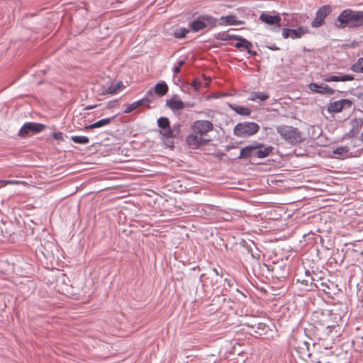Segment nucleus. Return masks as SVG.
Listing matches in <instances>:
<instances>
[{
    "instance_id": "nucleus-1",
    "label": "nucleus",
    "mask_w": 363,
    "mask_h": 363,
    "mask_svg": "<svg viewBox=\"0 0 363 363\" xmlns=\"http://www.w3.org/2000/svg\"><path fill=\"white\" fill-rule=\"evenodd\" d=\"M315 317L316 327L321 333L320 339L334 344L340 335L339 323L341 321V316L332 311H327L317 313Z\"/></svg>"
},
{
    "instance_id": "nucleus-2",
    "label": "nucleus",
    "mask_w": 363,
    "mask_h": 363,
    "mask_svg": "<svg viewBox=\"0 0 363 363\" xmlns=\"http://www.w3.org/2000/svg\"><path fill=\"white\" fill-rule=\"evenodd\" d=\"M335 26L339 28H356L363 27V11L344 9L337 16Z\"/></svg>"
},
{
    "instance_id": "nucleus-3",
    "label": "nucleus",
    "mask_w": 363,
    "mask_h": 363,
    "mask_svg": "<svg viewBox=\"0 0 363 363\" xmlns=\"http://www.w3.org/2000/svg\"><path fill=\"white\" fill-rule=\"evenodd\" d=\"M277 133L289 144L296 145L302 141L301 131L295 127L286 125H277Z\"/></svg>"
},
{
    "instance_id": "nucleus-4",
    "label": "nucleus",
    "mask_w": 363,
    "mask_h": 363,
    "mask_svg": "<svg viewBox=\"0 0 363 363\" xmlns=\"http://www.w3.org/2000/svg\"><path fill=\"white\" fill-rule=\"evenodd\" d=\"M259 129V125L255 122L243 121L235 125L233 133L239 138H248L255 135Z\"/></svg>"
},
{
    "instance_id": "nucleus-5",
    "label": "nucleus",
    "mask_w": 363,
    "mask_h": 363,
    "mask_svg": "<svg viewBox=\"0 0 363 363\" xmlns=\"http://www.w3.org/2000/svg\"><path fill=\"white\" fill-rule=\"evenodd\" d=\"M218 19L208 15H201L189 23L191 29L198 32L204 28H212L217 25Z\"/></svg>"
},
{
    "instance_id": "nucleus-6",
    "label": "nucleus",
    "mask_w": 363,
    "mask_h": 363,
    "mask_svg": "<svg viewBox=\"0 0 363 363\" xmlns=\"http://www.w3.org/2000/svg\"><path fill=\"white\" fill-rule=\"evenodd\" d=\"M45 125L35 122H26L20 128L18 135L25 138L28 136L41 133L45 128Z\"/></svg>"
},
{
    "instance_id": "nucleus-7",
    "label": "nucleus",
    "mask_w": 363,
    "mask_h": 363,
    "mask_svg": "<svg viewBox=\"0 0 363 363\" xmlns=\"http://www.w3.org/2000/svg\"><path fill=\"white\" fill-rule=\"evenodd\" d=\"M210 140L203 138L201 135L193 130L186 138L188 145L192 149H199L206 146Z\"/></svg>"
},
{
    "instance_id": "nucleus-8",
    "label": "nucleus",
    "mask_w": 363,
    "mask_h": 363,
    "mask_svg": "<svg viewBox=\"0 0 363 363\" xmlns=\"http://www.w3.org/2000/svg\"><path fill=\"white\" fill-rule=\"evenodd\" d=\"M331 11L332 9L329 5H325L320 7L315 13V18L311 21V26L313 28L320 27L324 23L325 18L331 13Z\"/></svg>"
},
{
    "instance_id": "nucleus-9",
    "label": "nucleus",
    "mask_w": 363,
    "mask_h": 363,
    "mask_svg": "<svg viewBox=\"0 0 363 363\" xmlns=\"http://www.w3.org/2000/svg\"><path fill=\"white\" fill-rule=\"evenodd\" d=\"M213 129V123L206 120L196 121L192 125V130L203 136Z\"/></svg>"
},
{
    "instance_id": "nucleus-10",
    "label": "nucleus",
    "mask_w": 363,
    "mask_h": 363,
    "mask_svg": "<svg viewBox=\"0 0 363 363\" xmlns=\"http://www.w3.org/2000/svg\"><path fill=\"white\" fill-rule=\"evenodd\" d=\"M308 31V28L304 26H299L296 29L284 28L282 29L281 35L284 38L298 39L307 33Z\"/></svg>"
},
{
    "instance_id": "nucleus-11",
    "label": "nucleus",
    "mask_w": 363,
    "mask_h": 363,
    "mask_svg": "<svg viewBox=\"0 0 363 363\" xmlns=\"http://www.w3.org/2000/svg\"><path fill=\"white\" fill-rule=\"evenodd\" d=\"M308 86L311 91L322 95L330 96L335 93V90L333 89L323 83L318 84L315 82H311L308 84Z\"/></svg>"
},
{
    "instance_id": "nucleus-12",
    "label": "nucleus",
    "mask_w": 363,
    "mask_h": 363,
    "mask_svg": "<svg viewBox=\"0 0 363 363\" xmlns=\"http://www.w3.org/2000/svg\"><path fill=\"white\" fill-rule=\"evenodd\" d=\"M352 104V101L350 99H340L330 103L328 106L327 111L329 113H339L345 108H350Z\"/></svg>"
},
{
    "instance_id": "nucleus-13",
    "label": "nucleus",
    "mask_w": 363,
    "mask_h": 363,
    "mask_svg": "<svg viewBox=\"0 0 363 363\" xmlns=\"http://www.w3.org/2000/svg\"><path fill=\"white\" fill-rule=\"evenodd\" d=\"M238 42L234 45L235 48L239 49L240 51L245 50L249 55L252 56H256L257 52L256 51L252 50V43L246 38L237 35L235 39Z\"/></svg>"
},
{
    "instance_id": "nucleus-14",
    "label": "nucleus",
    "mask_w": 363,
    "mask_h": 363,
    "mask_svg": "<svg viewBox=\"0 0 363 363\" xmlns=\"http://www.w3.org/2000/svg\"><path fill=\"white\" fill-rule=\"evenodd\" d=\"M262 147L260 143L255 142L254 144L242 147L240 150V155L238 156L239 159H248L251 156H255L256 149Z\"/></svg>"
},
{
    "instance_id": "nucleus-15",
    "label": "nucleus",
    "mask_w": 363,
    "mask_h": 363,
    "mask_svg": "<svg viewBox=\"0 0 363 363\" xmlns=\"http://www.w3.org/2000/svg\"><path fill=\"white\" fill-rule=\"evenodd\" d=\"M259 20L267 25L280 26L281 18L279 14L271 15L269 13L263 12L259 16Z\"/></svg>"
},
{
    "instance_id": "nucleus-16",
    "label": "nucleus",
    "mask_w": 363,
    "mask_h": 363,
    "mask_svg": "<svg viewBox=\"0 0 363 363\" xmlns=\"http://www.w3.org/2000/svg\"><path fill=\"white\" fill-rule=\"evenodd\" d=\"M220 26H233V25H242L243 21L236 19L235 15H228L225 16H221L217 21Z\"/></svg>"
},
{
    "instance_id": "nucleus-17",
    "label": "nucleus",
    "mask_w": 363,
    "mask_h": 363,
    "mask_svg": "<svg viewBox=\"0 0 363 363\" xmlns=\"http://www.w3.org/2000/svg\"><path fill=\"white\" fill-rule=\"evenodd\" d=\"M354 76L352 74H342V75H328L323 77V80L327 82H347L353 80Z\"/></svg>"
},
{
    "instance_id": "nucleus-18",
    "label": "nucleus",
    "mask_w": 363,
    "mask_h": 363,
    "mask_svg": "<svg viewBox=\"0 0 363 363\" xmlns=\"http://www.w3.org/2000/svg\"><path fill=\"white\" fill-rule=\"evenodd\" d=\"M166 105L172 111L182 110L186 107V104L179 99L172 97L170 99L167 100Z\"/></svg>"
},
{
    "instance_id": "nucleus-19",
    "label": "nucleus",
    "mask_w": 363,
    "mask_h": 363,
    "mask_svg": "<svg viewBox=\"0 0 363 363\" xmlns=\"http://www.w3.org/2000/svg\"><path fill=\"white\" fill-rule=\"evenodd\" d=\"M115 118H116V116H113L110 118H104L100 119L98 121H96L90 125H86L84 127V129L86 130H89L91 129L99 128H101V127L108 125Z\"/></svg>"
},
{
    "instance_id": "nucleus-20",
    "label": "nucleus",
    "mask_w": 363,
    "mask_h": 363,
    "mask_svg": "<svg viewBox=\"0 0 363 363\" xmlns=\"http://www.w3.org/2000/svg\"><path fill=\"white\" fill-rule=\"evenodd\" d=\"M262 147L256 149L255 156L257 158L263 159L268 157L273 151L274 147L271 145L265 146L263 143H260Z\"/></svg>"
},
{
    "instance_id": "nucleus-21",
    "label": "nucleus",
    "mask_w": 363,
    "mask_h": 363,
    "mask_svg": "<svg viewBox=\"0 0 363 363\" xmlns=\"http://www.w3.org/2000/svg\"><path fill=\"white\" fill-rule=\"evenodd\" d=\"M229 107L233 111H234L237 114L243 116H250L252 112L250 108H249L246 106H239V105H236V104H229Z\"/></svg>"
},
{
    "instance_id": "nucleus-22",
    "label": "nucleus",
    "mask_w": 363,
    "mask_h": 363,
    "mask_svg": "<svg viewBox=\"0 0 363 363\" xmlns=\"http://www.w3.org/2000/svg\"><path fill=\"white\" fill-rule=\"evenodd\" d=\"M154 91L158 96H164L168 91V86L165 82L162 81V82H158L155 86Z\"/></svg>"
},
{
    "instance_id": "nucleus-23",
    "label": "nucleus",
    "mask_w": 363,
    "mask_h": 363,
    "mask_svg": "<svg viewBox=\"0 0 363 363\" xmlns=\"http://www.w3.org/2000/svg\"><path fill=\"white\" fill-rule=\"evenodd\" d=\"M123 86V85L121 82L111 84L108 88H106L104 90H102L101 94L106 95L116 94L118 91V89Z\"/></svg>"
},
{
    "instance_id": "nucleus-24",
    "label": "nucleus",
    "mask_w": 363,
    "mask_h": 363,
    "mask_svg": "<svg viewBox=\"0 0 363 363\" xmlns=\"http://www.w3.org/2000/svg\"><path fill=\"white\" fill-rule=\"evenodd\" d=\"M269 98V95L264 92L256 91L252 93L249 97V100L256 101L257 100L260 101H264Z\"/></svg>"
},
{
    "instance_id": "nucleus-25",
    "label": "nucleus",
    "mask_w": 363,
    "mask_h": 363,
    "mask_svg": "<svg viewBox=\"0 0 363 363\" xmlns=\"http://www.w3.org/2000/svg\"><path fill=\"white\" fill-rule=\"evenodd\" d=\"M362 128V123H359L357 120H354L352 122V128L347 134L348 138L355 137L359 132Z\"/></svg>"
},
{
    "instance_id": "nucleus-26",
    "label": "nucleus",
    "mask_w": 363,
    "mask_h": 363,
    "mask_svg": "<svg viewBox=\"0 0 363 363\" xmlns=\"http://www.w3.org/2000/svg\"><path fill=\"white\" fill-rule=\"evenodd\" d=\"M236 36H237V35H231V34H228L225 32H220V33L215 34L214 38L216 40L227 41V40H235Z\"/></svg>"
},
{
    "instance_id": "nucleus-27",
    "label": "nucleus",
    "mask_w": 363,
    "mask_h": 363,
    "mask_svg": "<svg viewBox=\"0 0 363 363\" xmlns=\"http://www.w3.org/2000/svg\"><path fill=\"white\" fill-rule=\"evenodd\" d=\"M189 29L184 27H180L174 31L173 36L177 39H182L186 37V34L189 33Z\"/></svg>"
},
{
    "instance_id": "nucleus-28",
    "label": "nucleus",
    "mask_w": 363,
    "mask_h": 363,
    "mask_svg": "<svg viewBox=\"0 0 363 363\" xmlns=\"http://www.w3.org/2000/svg\"><path fill=\"white\" fill-rule=\"evenodd\" d=\"M71 140L76 144L86 145L89 143L88 137L84 135H72Z\"/></svg>"
},
{
    "instance_id": "nucleus-29",
    "label": "nucleus",
    "mask_w": 363,
    "mask_h": 363,
    "mask_svg": "<svg viewBox=\"0 0 363 363\" xmlns=\"http://www.w3.org/2000/svg\"><path fill=\"white\" fill-rule=\"evenodd\" d=\"M302 346L297 347V352L300 354L301 358L304 359L306 357H310V353L306 342H301Z\"/></svg>"
},
{
    "instance_id": "nucleus-30",
    "label": "nucleus",
    "mask_w": 363,
    "mask_h": 363,
    "mask_svg": "<svg viewBox=\"0 0 363 363\" xmlns=\"http://www.w3.org/2000/svg\"><path fill=\"white\" fill-rule=\"evenodd\" d=\"M157 125L162 130L163 129H167L170 125V121L168 118L162 116L157 119Z\"/></svg>"
},
{
    "instance_id": "nucleus-31",
    "label": "nucleus",
    "mask_w": 363,
    "mask_h": 363,
    "mask_svg": "<svg viewBox=\"0 0 363 363\" xmlns=\"http://www.w3.org/2000/svg\"><path fill=\"white\" fill-rule=\"evenodd\" d=\"M355 72L363 73V57L359 58L356 63H354L351 68Z\"/></svg>"
},
{
    "instance_id": "nucleus-32",
    "label": "nucleus",
    "mask_w": 363,
    "mask_h": 363,
    "mask_svg": "<svg viewBox=\"0 0 363 363\" xmlns=\"http://www.w3.org/2000/svg\"><path fill=\"white\" fill-rule=\"evenodd\" d=\"M160 134L167 139L176 138L170 125L167 129L160 130Z\"/></svg>"
},
{
    "instance_id": "nucleus-33",
    "label": "nucleus",
    "mask_w": 363,
    "mask_h": 363,
    "mask_svg": "<svg viewBox=\"0 0 363 363\" xmlns=\"http://www.w3.org/2000/svg\"><path fill=\"white\" fill-rule=\"evenodd\" d=\"M187 86L191 87L194 91L197 92L201 89L202 82L198 78H194L191 83Z\"/></svg>"
},
{
    "instance_id": "nucleus-34",
    "label": "nucleus",
    "mask_w": 363,
    "mask_h": 363,
    "mask_svg": "<svg viewBox=\"0 0 363 363\" xmlns=\"http://www.w3.org/2000/svg\"><path fill=\"white\" fill-rule=\"evenodd\" d=\"M151 101H152V99H147L146 98L143 97L141 99H139L135 102V105H137L138 108H139L140 106H145L148 108H150V106L149 105V104Z\"/></svg>"
},
{
    "instance_id": "nucleus-35",
    "label": "nucleus",
    "mask_w": 363,
    "mask_h": 363,
    "mask_svg": "<svg viewBox=\"0 0 363 363\" xmlns=\"http://www.w3.org/2000/svg\"><path fill=\"white\" fill-rule=\"evenodd\" d=\"M316 286L319 289V290L323 291L325 294H330L329 291L330 287L327 283L320 281L319 284H316Z\"/></svg>"
},
{
    "instance_id": "nucleus-36",
    "label": "nucleus",
    "mask_w": 363,
    "mask_h": 363,
    "mask_svg": "<svg viewBox=\"0 0 363 363\" xmlns=\"http://www.w3.org/2000/svg\"><path fill=\"white\" fill-rule=\"evenodd\" d=\"M185 61L184 60H181L177 61V65L172 68V72L174 74H179L181 72V67L184 65Z\"/></svg>"
},
{
    "instance_id": "nucleus-37",
    "label": "nucleus",
    "mask_w": 363,
    "mask_h": 363,
    "mask_svg": "<svg viewBox=\"0 0 363 363\" xmlns=\"http://www.w3.org/2000/svg\"><path fill=\"white\" fill-rule=\"evenodd\" d=\"M137 108H138V106H137V105H135V102L134 101L133 103L127 104L125 106V108L123 111V113H125V114L129 113Z\"/></svg>"
},
{
    "instance_id": "nucleus-38",
    "label": "nucleus",
    "mask_w": 363,
    "mask_h": 363,
    "mask_svg": "<svg viewBox=\"0 0 363 363\" xmlns=\"http://www.w3.org/2000/svg\"><path fill=\"white\" fill-rule=\"evenodd\" d=\"M171 128L175 137L177 138L181 133V124L178 123H174Z\"/></svg>"
},
{
    "instance_id": "nucleus-39",
    "label": "nucleus",
    "mask_w": 363,
    "mask_h": 363,
    "mask_svg": "<svg viewBox=\"0 0 363 363\" xmlns=\"http://www.w3.org/2000/svg\"><path fill=\"white\" fill-rule=\"evenodd\" d=\"M20 182L16 180H0V187L8 184H18Z\"/></svg>"
},
{
    "instance_id": "nucleus-40",
    "label": "nucleus",
    "mask_w": 363,
    "mask_h": 363,
    "mask_svg": "<svg viewBox=\"0 0 363 363\" xmlns=\"http://www.w3.org/2000/svg\"><path fill=\"white\" fill-rule=\"evenodd\" d=\"M52 137L57 140H64V134L62 132H53Z\"/></svg>"
},
{
    "instance_id": "nucleus-41",
    "label": "nucleus",
    "mask_w": 363,
    "mask_h": 363,
    "mask_svg": "<svg viewBox=\"0 0 363 363\" xmlns=\"http://www.w3.org/2000/svg\"><path fill=\"white\" fill-rule=\"evenodd\" d=\"M317 363H332L330 358L328 356L319 357Z\"/></svg>"
},
{
    "instance_id": "nucleus-42",
    "label": "nucleus",
    "mask_w": 363,
    "mask_h": 363,
    "mask_svg": "<svg viewBox=\"0 0 363 363\" xmlns=\"http://www.w3.org/2000/svg\"><path fill=\"white\" fill-rule=\"evenodd\" d=\"M347 150H346V147H338L337 148L335 151H334V153L335 154H337V155H343L345 153L347 152Z\"/></svg>"
},
{
    "instance_id": "nucleus-43",
    "label": "nucleus",
    "mask_w": 363,
    "mask_h": 363,
    "mask_svg": "<svg viewBox=\"0 0 363 363\" xmlns=\"http://www.w3.org/2000/svg\"><path fill=\"white\" fill-rule=\"evenodd\" d=\"M152 96H153V91L152 89H150L146 92V94L144 96V98H146L147 99H152Z\"/></svg>"
},
{
    "instance_id": "nucleus-44",
    "label": "nucleus",
    "mask_w": 363,
    "mask_h": 363,
    "mask_svg": "<svg viewBox=\"0 0 363 363\" xmlns=\"http://www.w3.org/2000/svg\"><path fill=\"white\" fill-rule=\"evenodd\" d=\"M294 202H289V203L263 202V203H261V204H289V205L294 204Z\"/></svg>"
},
{
    "instance_id": "nucleus-45",
    "label": "nucleus",
    "mask_w": 363,
    "mask_h": 363,
    "mask_svg": "<svg viewBox=\"0 0 363 363\" xmlns=\"http://www.w3.org/2000/svg\"><path fill=\"white\" fill-rule=\"evenodd\" d=\"M267 48H269L271 50L277 51L279 50V48H278L275 44H273L272 45L267 46Z\"/></svg>"
},
{
    "instance_id": "nucleus-46",
    "label": "nucleus",
    "mask_w": 363,
    "mask_h": 363,
    "mask_svg": "<svg viewBox=\"0 0 363 363\" xmlns=\"http://www.w3.org/2000/svg\"><path fill=\"white\" fill-rule=\"evenodd\" d=\"M97 106V105H88L86 106V107H84V110L86 111H88V110H91V109H93L94 108H96Z\"/></svg>"
},
{
    "instance_id": "nucleus-47",
    "label": "nucleus",
    "mask_w": 363,
    "mask_h": 363,
    "mask_svg": "<svg viewBox=\"0 0 363 363\" xmlns=\"http://www.w3.org/2000/svg\"><path fill=\"white\" fill-rule=\"evenodd\" d=\"M173 80L174 81L175 83H177V82H180V78L179 77L174 76Z\"/></svg>"
},
{
    "instance_id": "nucleus-48",
    "label": "nucleus",
    "mask_w": 363,
    "mask_h": 363,
    "mask_svg": "<svg viewBox=\"0 0 363 363\" xmlns=\"http://www.w3.org/2000/svg\"><path fill=\"white\" fill-rule=\"evenodd\" d=\"M359 99L362 101V107L363 108V94L361 96H359Z\"/></svg>"
},
{
    "instance_id": "nucleus-49",
    "label": "nucleus",
    "mask_w": 363,
    "mask_h": 363,
    "mask_svg": "<svg viewBox=\"0 0 363 363\" xmlns=\"http://www.w3.org/2000/svg\"><path fill=\"white\" fill-rule=\"evenodd\" d=\"M359 140L363 142V131H362V133L361 134L360 137H359Z\"/></svg>"
},
{
    "instance_id": "nucleus-50",
    "label": "nucleus",
    "mask_w": 363,
    "mask_h": 363,
    "mask_svg": "<svg viewBox=\"0 0 363 363\" xmlns=\"http://www.w3.org/2000/svg\"><path fill=\"white\" fill-rule=\"evenodd\" d=\"M174 208H175L177 211H179L181 209V208H179V206H174Z\"/></svg>"
},
{
    "instance_id": "nucleus-51",
    "label": "nucleus",
    "mask_w": 363,
    "mask_h": 363,
    "mask_svg": "<svg viewBox=\"0 0 363 363\" xmlns=\"http://www.w3.org/2000/svg\"><path fill=\"white\" fill-rule=\"evenodd\" d=\"M186 106L191 107V106H193V104H186Z\"/></svg>"
},
{
    "instance_id": "nucleus-52",
    "label": "nucleus",
    "mask_w": 363,
    "mask_h": 363,
    "mask_svg": "<svg viewBox=\"0 0 363 363\" xmlns=\"http://www.w3.org/2000/svg\"><path fill=\"white\" fill-rule=\"evenodd\" d=\"M170 145H167L168 146H173L174 143L172 141L169 142Z\"/></svg>"
},
{
    "instance_id": "nucleus-53",
    "label": "nucleus",
    "mask_w": 363,
    "mask_h": 363,
    "mask_svg": "<svg viewBox=\"0 0 363 363\" xmlns=\"http://www.w3.org/2000/svg\"><path fill=\"white\" fill-rule=\"evenodd\" d=\"M124 203H125V204H128V201H124Z\"/></svg>"
},
{
    "instance_id": "nucleus-54",
    "label": "nucleus",
    "mask_w": 363,
    "mask_h": 363,
    "mask_svg": "<svg viewBox=\"0 0 363 363\" xmlns=\"http://www.w3.org/2000/svg\"><path fill=\"white\" fill-rule=\"evenodd\" d=\"M230 148V146H227V149L229 150Z\"/></svg>"
}]
</instances>
